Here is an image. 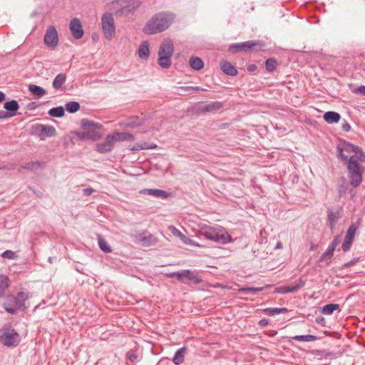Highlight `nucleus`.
<instances>
[{
	"mask_svg": "<svg viewBox=\"0 0 365 365\" xmlns=\"http://www.w3.org/2000/svg\"><path fill=\"white\" fill-rule=\"evenodd\" d=\"M336 146L337 158L347 165L350 184L354 188L359 187L362 182L363 169L360 163L365 161V153L362 149L348 141L341 140Z\"/></svg>",
	"mask_w": 365,
	"mask_h": 365,
	"instance_id": "1",
	"label": "nucleus"
},
{
	"mask_svg": "<svg viewBox=\"0 0 365 365\" xmlns=\"http://www.w3.org/2000/svg\"><path fill=\"white\" fill-rule=\"evenodd\" d=\"M175 19V15L170 12L155 14L145 25L143 31L146 35H153L167 30Z\"/></svg>",
	"mask_w": 365,
	"mask_h": 365,
	"instance_id": "2",
	"label": "nucleus"
},
{
	"mask_svg": "<svg viewBox=\"0 0 365 365\" xmlns=\"http://www.w3.org/2000/svg\"><path fill=\"white\" fill-rule=\"evenodd\" d=\"M199 235L205 239L221 245H225L232 241L230 235L221 227L210 226L202 227Z\"/></svg>",
	"mask_w": 365,
	"mask_h": 365,
	"instance_id": "3",
	"label": "nucleus"
},
{
	"mask_svg": "<svg viewBox=\"0 0 365 365\" xmlns=\"http://www.w3.org/2000/svg\"><path fill=\"white\" fill-rule=\"evenodd\" d=\"M28 299V294L24 292H19L16 296L9 294L6 297L3 307L6 312L15 314L17 311H24L26 309L25 301Z\"/></svg>",
	"mask_w": 365,
	"mask_h": 365,
	"instance_id": "4",
	"label": "nucleus"
},
{
	"mask_svg": "<svg viewBox=\"0 0 365 365\" xmlns=\"http://www.w3.org/2000/svg\"><path fill=\"white\" fill-rule=\"evenodd\" d=\"M174 52V46L171 40H165L158 50V63L162 68L168 69L171 66V57Z\"/></svg>",
	"mask_w": 365,
	"mask_h": 365,
	"instance_id": "5",
	"label": "nucleus"
},
{
	"mask_svg": "<svg viewBox=\"0 0 365 365\" xmlns=\"http://www.w3.org/2000/svg\"><path fill=\"white\" fill-rule=\"evenodd\" d=\"M81 126L83 129L87 130L86 131H75L74 133L81 140L92 139L96 140L100 138V135L96 134L93 130L94 128H100L101 126L98 123H96L93 121L83 118L81 121Z\"/></svg>",
	"mask_w": 365,
	"mask_h": 365,
	"instance_id": "6",
	"label": "nucleus"
},
{
	"mask_svg": "<svg viewBox=\"0 0 365 365\" xmlns=\"http://www.w3.org/2000/svg\"><path fill=\"white\" fill-rule=\"evenodd\" d=\"M20 336L14 329L5 327L0 335V341L8 347L17 346L20 343Z\"/></svg>",
	"mask_w": 365,
	"mask_h": 365,
	"instance_id": "7",
	"label": "nucleus"
},
{
	"mask_svg": "<svg viewBox=\"0 0 365 365\" xmlns=\"http://www.w3.org/2000/svg\"><path fill=\"white\" fill-rule=\"evenodd\" d=\"M102 29L106 39L110 40L115 34V21L111 13H106L101 18Z\"/></svg>",
	"mask_w": 365,
	"mask_h": 365,
	"instance_id": "8",
	"label": "nucleus"
},
{
	"mask_svg": "<svg viewBox=\"0 0 365 365\" xmlns=\"http://www.w3.org/2000/svg\"><path fill=\"white\" fill-rule=\"evenodd\" d=\"M256 46H264V43L261 41H247L242 43H232L229 46L228 51L235 53L238 52H247L253 49Z\"/></svg>",
	"mask_w": 365,
	"mask_h": 365,
	"instance_id": "9",
	"label": "nucleus"
},
{
	"mask_svg": "<svg viewBox=\"0 0 365 365\" xmlns=\"http://www.w3.org/2000/svg\"><path fill=\"white\" fill-rule=\"evenodd\" d=\"M115 143L113 135H108L103 142L96 144L95 150L101 154L108 153L113 150Z\"/></svg>",
	"mask_w": 365,
	"mask_h": 365,
	"instance_id": "10",
	"label": "nucleus"
},
{
	"mask_svg": "<svg viewBox=\"0 0 365 365\" xmlns=\"http://www.w3.org/2000/svg\"><path fill=\"white\" fill-rule=\"evenodd\" d=\"M117 3L120 4V11L123 14H128L138 9L141 5L140 0H117Z\"/></svg>",
	"mask_w": 365,
	"mask_h": 365,
	"instance_id": "11",
	"label": "nucleus"
},
{
	"mask_svg": "<svg viewBox=\"0 0 365 365\" xmlns=\"http://www.w3.org/2000/svg\"><path fill=\"white\" fill-rule=\"evenodd\" d=\"M33 128L34 132L41 138H50L56 135V130L52 125L36 124Z\"/></svg>",
	"mask_w": 365,
	"mask_h": 365,
	"instance_id": "12",
	"label": "nucleus"
},
{
	"mask_svg": "<svg viewBox=\"0 0 365 365\" xmlns=\"http://www.w3.org/2000/svg\"><path fill=\"white\" fill-rule=\"evenodd\" d=\"M44 43L46 46L55 48L58 43L57 30L53 26H50L44 35Z\"/></svg>",
	"mask_w": 365,
	"mask_h": 365,
	"instance_id": "13",
	"label": "nucleus"
},
{
	"mask_svg": "<svg viewBox=\"0 0 365 365\" xmlns=\"http://www.w3.org/2000/svg\"><path fill=\"white\" fill-rule=\"evenodd\" d=\"M304 285H305V281L302 277H300L294 283V285H291V286H282V287H277L275 289V292L279 293V294H287V293H289V292L294 293V292H298Z\"/></svg>",
	"mask_w": 365,
	"mask_h": 365,
	"instance_id": "14",
	"label": "nucleus"
},
{
	"mask_svg": "<svg viewBox=\"0 0 365 365\" xmlns=\"http://www.w3.org/2000/svg\"><path fill=\"white\" fill-rule=\"evenodd\" d=\"M69 29L73 37L76 39H80L84 35L82 24L78 18H73L71 20Z\"/></svg>",
	"mask_w": 365,
	"mask_h": 365,
	"instance_id": "15",
	"label": "nucleus"
},
{
	"mask_svg": "<svg viewBox=\"0 0 365 365\" xmlns=\"http://www.w3.org/2000/svg\"><path fill=\"white\" fill-rule=\"evenodd\" d=\"M341 208L338 207L335 210L328 209L327 210V221L331 230L335 227V225L340 217V212Z\"/></svg>",
	"mask_w": 365,
	"mask_h": 365,
	"instance_id": "16",
	"label": "nucleus"
},
{
	"mask_svg": "<svg viewBox=\"0 0 365 365\" xmlns=\"http://www.w3.org/2000/svg\"><path fill=\"white\" fill-rule=\"evenodd\" d=\"M356 228L354 225H351L346 232L344 241L342 244V250L344 252H348L352 245L354 237L356 232Z\"/></svg>",
	"mask_w": 365,
	"mask_h": 365,
	"instance_id": "17",
	"label": "nucleus"
},
{
	"mask_svg": "<svg viewBox=\"0 0 365 365\" xmlns=\"http://www.w3.org/2000/svg\"><path fill=\"white\" fill-rule=\"evenodd\" d=\"M45 166H46V163L44 161H40V160L31 161V162H28V163L21 164L18 168L17 170L19 173H22L24 170H36L39 168H43Z\"/></svg>",
	"mask_w": 365,
	"mask_h": 365,
	"instance_id": "18",
	"label": "nucleus"
},
{
	"mask_svg": "<svg viewBox=\"0 0 365 365\" xmlns=\"http://www.w3.org/2000/svg\"><path fill=\"white\" fill-rule=\"evenodd\" d=\"M4 108L11 118L17 115L19 105L16 100H11L4 103Z\"/></svg>",
	"mask_w": 365,
	"mask_h": 365,
	"instance_id": "19",
	"label": "nucleus"
},
{
	"mask_svg": "<svg viewBox=\"0 0 365 365\" xmlns=\"http://www.w3.org/2000/svg\"><path fill=\"white\" fill-rule=\"evenodd\" d=\"M220 68L223 73L230 76H236L238 73L235 66L227 61L220 63Z\"/></svg>",
	"mask_w": 365,
	"mask_h": 365,
	"instance_id": "20",
	"label": "nucleus"
},
{
	"mask_svg": "<svg viewBox=\"0 0 365 365\" xmlns=\"http://www.w3.org/2000/svg\"><path fill=\"white\" fill-rule=\"evenodd\" d=\"M223 107V103L220 101L212 102L209 104L201 106L199 110L201 113L215 112L217 110L221 109Z\"/></svg>",
	"mask_w": 365,
	"mask_h": 365,
	"instance_id": "21",
	"label": "nucleus"
},
{
	"mask_svg": "<svg viewBox=\"0 0 365 365\" xmlns=\"http://www.w3.org/2000/svg\"><path fill=\"white\" fill-rule=\"evenodd\" d=\"M138 56L143 60H147L150 56V43L148 41H144L140 43L138 48Z\"/></svg>",
	"mask_w": 365,
	"mask_h": 365,
	"instance_id": "22",
	"label": "nucleus"
},
{
	"mask_svg": "<svg viewBox=\"0 0 365 365\" xmlns=\"http://www.w3.org/2000/svg\"><path fill=\"white\" fill-rule=\"evenodd\" d=\"M185 278L192 282L195 284H199L202 282L201 276L196 272L190 269H184Z\"/></svg>",
	"mask_w": 365,
	"mask_h": 365,
	"instance_id": "23",
	"label": "nucleus"
},
{
	"mask_svg": "<svg viewBox=\"0 0 365 365\" xmlns=\"http://www.w3.org/2000/svg\"><path fill=\"white\" fill-rule=\"evenodd\" d=\"M340 118V114L335 111H327L324 114V120L329 124L338 123Z\"/></svg>",
	"mask_w": 365,
	"mask_h": 365,
	"instance_id": "24",
	"label": "nucleus"
},
{
	"mask_svg": "<svg viewBox=\"0 0 365 365\" xmlns=\"http://www.w3.org/2000/svg\"><path fill=\"white\" fill-rule=\"evenodd\" d=\"M115 138V142L118 141H133L134 135L128 133L114 132L112 133Z\"/></svg>",
	"mask_w": 365,
	"mask_h": 365,
	"instance_id": "25",
	"label": "nucleus"
},
{
	"mask_svg": "<svg viewBox=\"0 0 365 365\" xmlns=\"http://www.w3.org/2000/svg\"><path fill=\"white\" fill-rule=\"evenodd\" d=\"M67 76L65 73H58L53 81L52 86L56 90H59L62 86L66 83Z\"/></svg>",
	"mask_w": 365,
	"mask_h": 365,
	"instance_id": "26",
	"label": "nucleus"
},
{
	"mask_svg": "<svg viewBox=\"0 0 365 365\" xmlns=\"http://www.w3.org/2000/svg\"><path fill=\"white\" fill-rule=\"evenodd\" d=\"M187 351V348L183 346L179 349L175 354L173 361L175 365H180L185 360V354Z\"/></svg>",
	"mask_w": 365,
	"mask_h": 365,
	"instance_id": "27",
	"label": "nucleus"
},
{
	"mask_svg": "<svg viewBox=\"0 0 365 365\" xmlns=\"http://www.w3.org/2000/svg\"><path fill=\"white\" fill-rule=\"evenodd\" d=\"M144 123V120L142 118H140L138 116H131L125 123V126L130 128H135L140 125H141Z\"/></svg>",
	"mask_w": 365,
	"mask_h": 365,
	"instance_id": "28",
	"label": "nucleus"
},
{
	"mask_svg": "<svg viewBox=\"0 0 365 365\" xmlns=\"http://www.w3.org/2000/svg\"><path fill=\"white\" fill-rule=\"evenodd\" d=\"M9 286V279L7 276L0 274V298L5 296L6 290Z\"/></svg>",
	"mask_w": 365,
	"mask_h": 365,
	"instance_id": "29",
	"label": "nucleus"
},
{
	"mask_svg": "<svg viewBox=\"0 0 365 365\" xmlns=\"http://www.w3.org/2000/svg\"><path fill=\"white\" fill-rule=\"evenodd\" d=\"M29 91L37 98H41L46 93V91L41 86L30 84L29 86Z\"/></svg>",
	"mask_w": 365,
	"mask_h": 365,
	"instance_id": "30",
	"label": "nucleus"
},
{
	"mask_svg": "<svg viewBox=\"0 0 365 365\" xmlns=\"http://www.w3.org/2000/svg\"><path fill=\"white\" fill-rule=\"evenodd\" d=\"M189 64L190 67L195 71H200L204 67L202 60L199 57L192 56L190 58Z\"/></svg>",
	"mask_w": 365,
	"mask_h": 365,
	"instance_id": "31",
	"label": "nucleus"
},
{
	"mask_svg": "<svg viewBox=\"0 0 365 365\" xmlns=\"http://www.w3.org/2000/svg\"><path fill=\"white\" fill-rule=\"evenodd\" d=\"M288 312V309L286 307L277 308V307H269L263 309V313L269 316H273L279 314H284Z\"/></svg>",
	"mask_w": 365,
	"mask_h": 365,
	"instance_id": "32",
	"label": "nucleus"
},
{
	"mask_svg": "<svg viewBox=\"0 0 365 365\" xmlns=\"http://www.w3.org/2000/svg\"><path fill=\"white\" fill-rule=\"evenodd\" d=\"M145 192L148 195L161 198H167L170 195V193L167 191L160 189H147L145 190Z\"/></svg>",
	"mask_w": 365,
	"mask_h": 365,
	"instance_id": "33",
	"label": "nucleus"
},
{
	"mask_svg": "<svg viewBox=\"0 0 365 365\" xmlns=\"http://www.w3.org/2000/svg\"><path fill=\"white\" fill-rule=\"evenodd\" d=\"M340 310V306L338 304H328L322 307V313L325 315H331L334 311Z\"/></svg>",
	"mask_w": 365,
	"mask_h": 365,
	"instance_id": "34",
	"label": "nucleus"
},
{
	"mask_svg": "<svg viewBox=\"0 0 365 365\" xmlns=\"http://www.w3.org/2000/svg\"><path fill=\"white\" fill-rule=\"evenodd\" d=\"M48 113L50 116L53 118H62L65 115V109L62 106H57L51 108Z\"/></svg>",
	"mask_w": 365,
	"mask_h": 365,
	"instance_id": "35",
	"label": "nucleus"
},
{
	"mask_svg": "<svg viewBox=\"0 0 365 365\" xmlns=\"http://www.w3.org/2000/svg\"><path fill=\"white\" fill-rule=\"evenodd\" d=\"M292 339L297 341H314L317 339V336L313 334L295 335Z\"/></svg>",
	"mask_w": 365,
	"mask_h": 365,
	"instance_id": "36",
	"label": "nucleus"
},
{
	"mask_svg": "<svg viewBox=\"0 0 365 365\" xmlns=\"http://www.w3.org/2000/svg\"><path fill=\"white\" fill-rule=\"evenodd\" d=\"M140 240L145 246L154 245L158 242V240L152 234H149L148 236L142 237Z\"/></svg>",
	"mask_w": 365,
	"mask_h": 365,
	"instance_id": "37",
	"label": "nucleus"
},
{
	"mask_svg": "<svg viewBox=\"0 0 365 365\" xmlns=\"http://www.w3.org/2000/svg\"><path fill=\"white\" fill-rule=\"evenodd\" d=\"M98 242L100 249L106 253H110L112 252L111 247L109 246L108 242L101 237V235H98Z\"/></svg>",
	"mask_w": 365,
	"mask_h": 365,
	"instance_id": "38",
	"label": "nucleus"
},
{
	"mask_svg": "<svg viewBox=\"0 0 365 365\" xmlns=\"http://www.w3.org/2000/svg\"><path fill=\"white\" fill-rule=\"evenodd\" d=\"M65 108L69 113H74L80 109V104L77 101H70L65 105Z\"/></svg>",
	"mask_w": 365,
	"mask_h": 365,
	"instance_id": "39",
	"label": "nucleus"
},
{
	"mask_svg": "<svg viewBox=\"0 0 365 365\" xmlns=\"http://www.w3.org/2000/svg\"><path fill=\"white\" fill-rule=\"evenodd\" d=\"M277 66V62L275 58H269L265 61V68L269 73H273Z\"/></svg>",
	"mask_w": 365,
	"mask_h": 365,
	"instance_id": "40",
	"label": "nucleus"
},
{
	"mask_svg": "<svg viewBox=\"0 0 365 365\" xmlns=\"http://www.w3.org/2000/svg\"><path fill=\"white\" fill-rule=\"evenodd\" d=\"M340 180L341 182V184L340 185V186L339 187V194L340 196H341L346 192L349 185L351 186H352V185L350 184V182H349L347 181L346 178L344 176L340 178Z\"/></svg>",
	"mask_w": 365,
	"mask_h": 365,
	"instance_id": "41",
	"label": "nucleus"
},
{
	"mask_svg": "<svg viewBox=\"0 0 365 365\" xmlns=\"http://www.w3.org/2000/svg\"><path fill=\"white\" fill-rule=\"evenodd\" d=\"M333 255H334L333 252L327 249V250L321 255L319 260L322 261V260L325 259L326 264L328 265L331 263Z\"/></svg>",
	"mask_w": 365,
	"mask_h": 365,
	"instance_id": "42",
	"label": "nucleus"
},
{
	"mask_svg": "<svg viewBox=\"0 0 365 365\" xmlns=\"http://www.w3.org/2000/svg\"><path fill=\"white\" fill-rule=\"evenodd\" d=\"M168 277L170 278H176L178 280L182 282L183 277H185V272L183 270L173 272L168 274Z\"/></svg>",
	"mask_w": 365,
	"mask_h": 365,
	"instance_id": "43",
	"label": "nucleus"
},
{
	"mask_svg": "<svg viewBox=\"0 0 365 365\" xmlns=\"http://www.w3.org/2000/svg\"><path fill=\"white\" fill-rule=\"evenodd\" d=\"M178 90L185 91V92H190V91H204L205 89L200 88V86H180L178 88Z\"/></svg>",
	"mask_w": 365,
	"mask_h": 365,
	"instance_id": "44",
	"label": "nucleus"
},
{
	"mask_svg": "<svg viewBox=\"0 0 365 365\" xmlns=\"http://www.w3.org/2000/svg\"><path fill=\"white\" fill-rule=\"evenodd\" d=\"M263 289L262 287H242L239 289V292L241 293H247L251 292L253 294H255L257 292H259Z\"/></svg>",
	"mask_w": 365,
	"mask_h": 365,
	"instance_id": "45",
	"label": "nucleus"
},
{
	"mask_svg": "<svg viewBox=\"0 0 365 365\" xmlns=\"http://www.w3.org/2000/svg\"><path fill=\"white\" fill-rule=\"evenodd\" d=\"M1 257L9 259H14L16 257V254L11 250H6L2 252Z\"/></svg>",
	"mask_w": 365,
	"mask_h": 365,
	"instance_id": "46",
	"label": "nucleus"
},
{
	"mask_svg": "<svg viewBox=\"0 0 365 365\" xmlns=\"http://www.w3.org/2000/svg\"><path fill=\"white\" fill-rule=\"evenodd\" d=\"M155 148H157V145L155 144H154V143L148 144L145 143L143 145L139 146L138 148H133L132 150H144V149H153Z\"/></svg>",
	"mask_w": 365,
	"mask_h": 365,
	"instance_id": "47",
	"label": "nucleus"
},
{
	"mask_svg": "<svg viewBox=\"0 0 365 365\" xmlns=\"http://www.w3.org/2000/svg\"><path fill=\"white\" fill-rule=\"evenodd\" d=\"M359 257L354 258L353 259L343 264L341 267V269H346L349 267L354 265L356 262H357L359 261Z\"/></svg>",
	"mask_w": 365,
	"mask_h": 365,
	"instance_id": "48",
	"label": "nucleus"
},
{
	"mask_svg": "<svg viewBox=\"0 0 365 365\" xmlns=\"http://www.w3.org/2000/svg\"><path fill=\"white\" fill-rule=\"evenodd\" d=\"M355 93H359L365 96V86H360L354 91Z\"/></svg>",
	"mask_w": 365,
	"mask_h": 365,
	"instance_id": "49",
	"label": "nucleus"
},
{
	"mask_svg": "<svg viewBox=\"0 0 365 365\" xmlns=\"http://www.w3.org/2000/svg\"><path fill=\"white\" fill-rule=\"evenodd\" d=\"M316 322L323 327L326 326V319L324 317L319 316L316 318Z\"/></svg>",
	"mask_w": 365,
	"mask_h": 365,
	"instance_id": "50",
	"label": "nucleus"
},
{
	"mask_svg": "<svg viewBox=\"0 0 365 365\" xmlns=\"http://www.w3.org/2000/svg\"><path fill=\"white\" fill-rule=\"evenodd\" d=\"M11 118L7 113L6 110H0V120L6 119Z\"/></svg>",
	"mask_w": 365,
	"mask_h": 365,
	"instance_id": "51",
	"label": "nucleus"
},
{
	"mask_svg": "<svg viewBox=\"0 0 365 365\" xmlns=\"http://www.w3.org/2000/svg\"><path fill=\"white\" fill-rule=\"evenodd\" d=\"M341 128L344 132H349L351 130V125L346 121L341 125Z\"/></svg>",
	"mask_w": 365,
	"mask_h": 365,
	"instance_id": "52",
	"label": "nucleus"
},
{
	"mask_svg": "<svg viewBox=\"0 0 365 365\" xmlns=\"http://www.w3.org/2000/svg\"><path fill=\"white\" fill-rule=\"evenodd\" d=\"M269 320L267 319H262L259 321L258 325L261 327H265L269 324Z\"/></svg>",
	"mask_w": 365,
	"mask_h": 365,
	"instance_id": "53",
	"label": "nucleus"
},
{
	"mask_svg": "<svg viewBox=\"0 0 365 365\" xmlns=\"http://www.w3.org/2000/svg\"><path fill=\"white\" fill-rule=\"evenodd\" d=\"M93 190L91 187L85 188L83 190V193L86 196L91 195L93 193Z\"/></svg>",
	"mask_w": 365,
	"mask_h": 365,
	"instance_id": "54",
	"label": "nucleus"
},
{
	"mask_svg": "<svg viewBox=\"0 0 365 365\" xmlns=\"http://www.w3.org/2000/svg\"><path fill=\"white\" fill-rule=\"evenodd\" d=\"M257 69V66L255 64H251L247 66V71L249 72H254Z\"/></svg>",
	"mask_w": 365,
	"mask_h": 365,
	"instance_id": "55",
	"label": "nucleus"
},
{
	"mask_svg": "<svg viewBox=\"0 0 365 365\" xmlns=\"http://www.w3.org/2000/svg\"><path fill=\"white\" fill-rule=\"evenodd\" d=\"M37 107V104L36 102H31L27 105V108L29 110L35 109Z\"/></svg>",
	"mask_w": 365,
	"mask_h": 365,
	"instance_id": "56",
	"label": "nucleus"
},
{
	"mask_svg": "<svg viewBox=\"0 0 365 365\" xmlns=\"http://www.w3.org/2000/svg\"><path fill=\"white\" fill-rule=\"evenodd\" d=\"M128 358L130 361H134L137 359V355L134 354H128Z\"/></svg>",
	"mask_w": 365,
	"mask_h": 365,
	"instance_id": "57",
	"label": "nucleus"
},
{
	"mask_svg": "<svg viewBox=\"0 0 365 365\" xmlns=\"http://www.w3.org/2000/svg\"><path fill=\"white\" fill-rule=\"evenodd\" d=\"M339 235H337L336 237H335L334 238V240H332V242L331 243H332L335 247H336L339 245Z\"/></svg>",
	"mask_w": 365,
	"mask_h": 365,
	"instance_id": "58",
	"label": "nucleus"
},
{
	"mask_svg": "<svg viewBox=\"0 0 365 365\" xmlns=\"http://www.w3.org/2000/svg\"><path fill=\"white\" fill-rule=\"evenodd\" d=\"M336 247H335L332 243H331L329 247H327L328 250H329L331 252H334Z\"/></svg>",
	"mask_w": 365,
	"mask_h": 365,
	"instance_id": "59",
	"label": "nucleus"
},
{
	"mask_svg": "<svg viewBox=\"0 0 365 365\" xmlns=\"http://www.w3.org/2000/svg\"><path fill=\"white\" fill-rule=\"evenodd\" d=\"M6 98V95L4 93H3L2 91H0V103L2 102L3 101H4Z\"/></svg>",
	"mask_w": 365,
	"mask_h": 365,
	"instance_id": "60",
	"label": "nucleus"
},
{
	"mask_svg": "<svg viewBox=\"0 0 365 365\" xmlns=\"http://www.w3.org/2000/svg\"><path fill=\"white\" fill-rule=\"evenodd\" d=\"M281 248H282V244L281 242H278L277 245L275 246L274 249L277 250V249H281Z\"/></svg>",
	"mask_w": 365,
	"mask_h": 365,
	"instance_id": "61",
	"label": "nucleus"
},
{
	"mask_svg": "<svg viewBox=\"0 0 365 365\" xmlns=\"http://www.w3.org/2000/svg\"><path fill=\"white\" fill-rule=\"evenodd\" d=\"M191 245L195 246V247H200L201 246L198 244V243H196V242H192Z\"/></svg>",
	"mask_w": 365,
	"mask_h": 365,
	"instance_id": "62",
	"label": "nucleus"
},
{
	"mask_svg": "<svg viewBox=\"0 0 365 365\" xmlns=\"http://www.w3.org/2000/svg\"><path fill=\"white\" fill-rule=\"evenodd\" d=\"M317 245H312L311 246V250H314L317 248Z\"/></svg>",
	"mask_w": 365,
	"mask_h": 365,
	"instance_id": "63",
	"label": "nucleus"
},
{
	"mask_svg": "<svg viewBox=\"0 0 365 365\" xmlns=\"http://www.w3.org/2000/svg\"><path fill=\"white\" fill-rule=\"evenodd\" d=\"M260 244H262L263 243V240H262L261 242H259Z\"/></svg>",
	"mask_w": 365,
	"mask_h": 365,
	"instance_id": "64",
	"label": "nucleus"
}]
</instances>
